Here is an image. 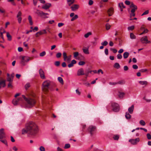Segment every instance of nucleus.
<instances>
[{
	"label": "nucleus",
	"instance_id": "nucleus-46",
	"mask_svg": "<svg viewBox=\"0 0 151 151\" xmlns=\"http://www.w3.org/2000/svg\"><path fill=\"white\" fill-rule=\"evenodd\" d=\"M134 28V25L132 26H131L129 27H128V29L129 30H133Z\"/></svg>",
	"mask_w": 151,
	"mask_h": 151
},
{
	"label": "nucleus",
	"instance_id": "nucleus-43",
	"mask_svg": "<svg viewBox=\"0 0 151 151\" xmlns=\"http://www.w3.org/2000/svg\"><path fill=\"white\" fill-rule=\"evenodd\" d=\"M108 42L106 41H105L104 42H102L101 43V44L102 45L104 46H106L107 45H108Z\"/></svg>",
	"mask_w": 151,
	"mask_h": 151
},
{
	"label": "nucleus",
	"instance_id": "nucleus-35",
	"mask_svg": "<svg viewBox=\"0 0 151 151\" xmlns=\"http://www.w3.org/2000/svg\"><path fill=\"white\" fill-rule=\"evenodd\" d=\"M26 62L25 61L23 60V59L22 58L20 63L22 66H24L25 65V63Z\"/></svg>",
	"mask_w": 151,
	"mask_h": 151
},
{
	"label": "nucleus",
	"instance_id": "nucleus-60",
	"mask_svg": "<svg viewBox=\"0 0 151 151\" xmlns=\"http://www.w3.org/2000/svg\"><path fill=\"white\" fill-rule=\"evenodd\" d=\"M117 84H123L124 83V81H122L117 82Z\"/></svg>",
	"mask_w": 151,
	"mask_h": 151
},
{
	"label": "nucleus",
	"instance_id": "nucleus-36",
	"mask_svg": "<svg viewBox=\"0 0 151 151\" xmlns=\"http://www.w3.org/2000/svg\"><path fill=\"white\" fill-rule=\"evenodd\" d=\"M125 95V93L123 92H119V96L120 98H122Z\"/></svg>",
	"mask_w": 151,
	"mask_h": 151
},
{
	"label": "nucleus",
	"instance_id": "nucleus-12",
	"mask_svg": "<svg viewBox=\"0 0 151 151\" xmlns=\"http://www.w3.org/2000/svg\"><path fill=\"white\" fill-rule=\"evenodd\" d=\"M39 73L40 77L42 79H45V76L44 72L42 69H40L39 70Z\"/></svg>",
	"mask_w": 151,
	"mask_h": 151
},
{
	"label": "nucleus",
	"instance_id": "nucleus-3",
	"mask_svg": "<svg viewBox=\"0 0 151 151\" xmlns=\"http://www.w3.org/2000/svg\"><path fill=\"white\" fill-rule=\"evenodd\" d=\"M22 96L27 102V104L26 106L28 108H31L35 104L36 101L34 99L30 98H27L24 95H23Z\"/></svg>",
	"mask_w": 151,
	"mask_h": 151
},
{
	"label": "nucleus",
	"instance_id": "nucleus-11",
	"mask_svg": "<svg viewBox=\"0 0 151 151\" xmlns=\"http://www.w3.org/2000/svg\"><path fill=\"white\" fill-rule=\"evenodd\" d=\"M79 7L78 5L75 4L72 5L70 7L71 10L73 11H76L77 10Z\"/></svg>",
	"mask_w": 151,
	"mask_h": 151
},
{
	"label": "nucleus",
	"instance_id": "nucleus-56",
	"mask_svg": "<svg viewBox=\"0 0 151 151\" xmlns=\"http://www.w3.org/2000/svg\"><path fill=\"white\" fill-rule=\"evenodd\" d=\"M147 137L148 139H151V135L149 133H148L147 134Z\"/></svg>",
	"mask_w": 151,
	"mask_h": 151
},
{
	"label": "nucleus",
	"instance_id": "nucleus-4",
	"mask_svg": "<svg viewBox=\"0 0 151 151\" xmlns=\"http://www.w3.org/2000/svg\"><path fill=\"white\" fill-rule=\"evenodd\" d=\"M50 84V81L46 80L42 84V89L44 91H47L48 90Z\"/></svg>",
	"mask_w": 151,
	"mask_h": 151
},
{
	"label": "nucleus",
	"instance_id": "nucleus-10",
	"mask_svg": "<svg viewBox=\"0 0 151 151\" xmlns=\"http://www.w3.org/2000/svg\"><path fill=\"white\" fill-rule=\"evenodd\" d=\"M4 129L1 128L0 129V139H1L6 137L5 134L4 132Z\"/></svg>",
	"mask_w": 151,
	"mask_h": 151
},
{
	"label": "nucleus",
	"instance_id": "nucleus-44",
	"mask_svg": "<svg viewBox=\"0 0 151 151\" xmlns=\"http://www.w3.org/2000/svg\"><path fill=\"white\" fill-rule=\"evenodd\" d=\"M106 29L108 30L110 29L111 26L108 23H107L106 24Z\"/></svg>",
	"mask_w": 151,
	"mask_h": 151
},
{
	"label": "nucleus",
	"instance_id": "nucleus-48",
	"mask_svg": "<svg viewBox=\"0 0 151 151\" xmlns=\"http://www.w3.org/2000/svg\"><path fill=\"white\" fill-rule=\"evenodd\" d=\"M148 32V30L147 29H145L144 30V31L142 32L140 34V35H142L144 34L147 33Z\"/></svg>",
	"mask_w": 151,
	"mask_h": 151
},
{
	"label": "nucleus",
	"instance_id": "nucleus-59",
	"mask_svg": "<svg viewBox=\"0 0 151 151\" xmlns=\"http://www.w3.org/2000/svg\"><path fill=\"white\" fill-rule=\"evenodd\" d=\"M149 13V11L148 10H146V11H145L142 14V16H143Z\"/></svg>",
	"mask_w": 151,
	"mask_h": 151
},
{
	"label": "nucleus",
	"instance_id": "nucleus-30",
	"mask_svg": "<svg viewBox=\"0 0 151 151\" xmlns=\"http://www.w3.org/2000/svg\"><path fill=\"white\" fill-rule=\"evenodd\" d=\"M114 67L117 69H119L120 68V66L119 63H116L114 64Z\"/></svg>",
	"mask_w": 151,
	"mask_h": 151
},
{
	"label": "nucleus",
	"instance_id": "nucleus-2",
	"mask_svg": "<svg viewBox=\"0 0 151 151\" xmlns=\"http://www.w3.org/2000/svg\"><path fill=\"white\" fill-rule=\"evenodd\" d=\"M125 3L126 4L128 5L131 4L130 6V8L128 9V10L129 12L130 9H131V13H130V17L135 16V14L134 12L137 9V6L134 5L132 2L131 3L129 1L127 0H126L125 1Z\"/></svg>",
	"mask_w": 151,
	"mask_h": 151
},
{
	"label": "nucleus",
	"instance_id": "nucleus-51",
	"mask_svg": "<svg viewBox=\"0 0 151 151\" xmlns=\"http://www.w3.org/2000/svg\"><path fill=\"white\" fill-rule=\"evenodd\" d=\"M147 70L146 69H142L140 70L139 71L141 73H144L147 72Z\"/></svg>",
	"mask_w": 151,
	"mask_h": 151
},
{
	"label": "nucleus",
	"instance_id": "nucleus-53",
	"mask_svg": "<svg viewBox=\"0 0 151 151\" xmlns=\"http://www.w3.org/2000/svg\"><path fill=\"white\" fill-rule=\"evenodd\" d=\"M30 86L29 83H27L25 86V88L26 89H27Z\"/></svg>",
	"mask_w": 151,
	"mask_h": 151
},
{
	"label": "nucleus",
	"instance_id": "nucleus-17",
	"mask_svg": "<svg viewBox=\"0 0 151 151\" xmlns=\"http://www.w3.org/2000/svg\"><path fill=\"white\" fill-rule=\"evenodd\" d=\"M134 109V105H132V106L128 108V111L129 113L130 114H132Z\"/></svg>",
	"mask_w": 151,
	"mask_h": 151
},
{
	"label": "nucleus",
	"instance_id": "nucleus-49",
	"mask_svg": "<svg viewBox=\"0 0 151 151\" xmlns=\"http://www.w3.org/2000/svg\"><path fill=\"white\" fill-rule=\"evenodd\" d=\"M46 54V52L45 51H43L40 54V56L41 57H43Z\"/></svg>",
	"mask_w": 151,
	"mask_h": 151
},
{
	"label": "nucleus",
	"instance_id": "nucleus-37",
	"mask_svg": "<svg viewBox=\"0 0 151 151\" xmlns=\"http://www.w3.org/2000/svg\"><path fill=\"white\" fill-rule=\"evenodd\" d=\"M6 36L9 40H11V36L8 32L6 33Z\"/></svg>",
	"mask_w": 151,
	"mask_h": 151
},
{
	"label": "nucleus",
	"instance_id": "nucleus-63",
	"mask_svg": "<svg viewBox=\"0 0 151 151\" xmlns=\"http://www.w3.org/2000/svg\"><path fill=\"white\" fill-rule=\"evenodd\" d=\"M18 18V22L19 23H20L21 22L22 20V18L20 17H17Z\"/></svg>",
	"mask_w": 151,
	"mask_h": 151
},
{
	"label": "nucleus",
	"instance_id": "nucleus-9",
	"mask_svg": "<svg viewBox=\"0 0 151 151\" xmlns=\"http://www.w3.org/2000/svg\"><path fill=\"white\" fill-rule=\"evenodd\" d=\"M140 40L142 43L147 44L150 42L148 40L147 37V36H145L142 37Z\"/></svg>",
	"mask_w": 151,
	"mask_h": 151
},
{
	"label": "nucleus",
	"instance_id": "nucleus-50",
	"mask_svg": "<svg viewBox=\"0 0 151 151\" xmlns=\"http://www.w3.org/2000/svg\"><path fill=\"white\" fill-rule=\"evenodd\" d=\"M85 64V63L84 61H81L78 63V65H83Z\"/></svg>",
	"mask_w": 151,
	"mask_h": 151
},
{
	"label": "nucleus",
	"instance_id": "nucleus-8",
	"mask_svg": "<svg viewBox=\"0 0 151 151\" xmlns=\"http://www.w3.org/2000/svg\"><path fill=\"white\" fill-rule=\"evenodd\" d=\"M22 100L23 99L22 97H19L17 99H14L12 101V103L14 105H17L19 101H22Z\"/></svg>",
	"mask_w": 151,
	"mask_h": 151
},
{
	"label": "nucleus",
	"instance_id": "nucleus-32",
	"mask_svg": "<svg viewBox=\"0 0 151 151\" xmlns=\"http://www.w3.org/2000/svg\"><path fill=\"white\" fill-rule=\"evenodd\" d=\"M36 13L38 15H39L40 16H41V14H43V12L42 11H40L38 10H37V12H36Z\"/></svg>",
	"mask_w": 151,
	"mask_h": 151
},
{
	"label": "nucleus",
	"instance_id": "nucleus-16",
	"mask_svg": "<svg viewBox=\"0 0 151 151\" xmlns=\"http://www.w3.org/2000/svg\"><path fill=\"white\" fill-rule=\"evenodd\" d=\"M6 81L5 80H1L0 81V85H1L2 87H4L6 86Z\"/></svg>",
	"mask_w": 151,
	"mask_h": 151
},
{
	"label": "nucleus",
	"instance_id": "nucleus-14",
	"mask_svg": "<svg viewBox=\"0 0 151 151\" xmlns=\"http://www.w3.org/2000/svg\"><path fill=\"white\" fill-rule=\"evenodd\" d=\"M51 6V4L49 3L43 5L42 6V8L44 9H48Z\"/></svg>",
	"mask_w": 151,
	"mask_h": 151
},
{
	"label": "nucleus",
	"instance_id": "nucleus-13",
	"mask_svg": "<svg viewBox=\"0 0 151 151\" xmlns=\"http://www.w3.org/2000/svg\"><path fill=\"white\" fill-rule=\"evenodd\" d=\"M84 70L83 68H81L78 69L77 72V75L80 76L84 75Z\"/></svg>",
	"mask_w": 151,
	"mask_h": 151
},
{
	"label": "nucleus",
	"instance_id": "nucleus-54",
	"mask_svg": "<svg viewBox=\"0 0 151 151\" xmlns=\"http://www.w3.org/2000/svg\"><path fill=\"white\" fill-rule=\"evenodd\" d=\"M60 65V62L59 61H56L55 63V65L57 66H59Z\"/></svg>",
	"mask_w": 151,
	"mask_h": 151
},
{
	"label": "nucleus",
	"instance_id": "nucleus-39",
	"mask_svg": "<svg viewBox=\"0 0 151 151\" xmlns=\"http://www.w3.org/2000/svg\"><path fill=\"white\" fill-rule=\"evenodd\" d=\"M119 138V136L118 135H114L113 137V138L116 140H118Z\"/></svg>",
	"mask_w": 151,
	"mask_h": 151
},
{
	"label": "nucleus",
	"instance_id": "nucleus-22",
	"mask_svg": "<svg viewBox=\"0 0 151 151\" xmlns=\"http://www.w3.org/2000/svg\"><path fill=\"white\" fill-rule=\"evenodd\" d=\"M43 14H42L41 15V16L40 17H42V18H46L48 17L46 15H48L49 14L48 13H45L43 12Z\"/></svg>",
	"mask_w": 151,
	"mask_h": 151
},
{
	"label": "nucleus",
	"instance_id": "nucleus-15",
	"mask_svg": "<svg viewBox=\"0 0 151 151\" xmlns=\"http://www.w3.org/2000/svg\"><path fill=\"white\" fill-rule=\"evenodd\" d=\"M107 12L109 16H111L114 13V9L112 7L108 9Z\"/></svg>",
	"mask_w": 151,
	"mask_h": 151
},
{
	"label": "nucleus",
	"instance_id": "nucleus-27",
	"mask_svg": "<svg viewBox=\"0 0 151 151\" xmlns=\"http://www.w3.org/2000/svg\"><path fill=\"white\" fill-rule=\"evenodd\" d=\"M83 50L84 53L86 54H89V52L88 51V49L87 48H83Z\"/></svg>",
	"mask_w": 151,
	"mask_h": 151
},
{
	"label": "nucleus",
	"instance_id": "nucleus-29",
	"mask_svg": "<svg viewBox=\"0 0 151 151\" xmlns=\"http://www.w3.org/2000/svg\"><path fill=\"white\" fill-rule=\"evenodd\" d=\"M129 53L128 52H125L123 54V57L124 58H127L129 55Z\"/></svg>",
	"mask_w": 151,
	"mask_h": 151
},
{
	"label": "nucleus",
	"instance_id": "nucleus-7",
	"mask_svg": "<svg viewBox=\"0 0 151 151\" xmlns=\"http://www.w3.org/2000/svg\"><path fill=\"white\" fill-rule=\"evenodd\" d=\"M96 129V127L94 126H90L88 129V131L90 132L91 135L93 134V132Z\"/></svg>",
	"mask_w": 151,
	"mask_h": 151
},
{
	"label": "nucleus",
	"instance_id": "nucleus-45",
	"mask_svg": "<svg viewBox=\"0 0 151 151\" xmlns=\"http://www.w3.org/2000/svg\"><path fill=\"white\" fill-rule=\"evenodd\" d=\"M0 141L2 142L3 143L5 144V145H6V146H7V141L5 139H4V140H1Z\"/></svg>",
	"mask_w": 151,
	"mask_h": 151
},
{
	"label": "nucleus",
	"instance_id": "nucleus-28",
	"mask_svg": "<svg viewBox=\"0 0 151 151\" xmlns=\"http://www.w3.org/2000/svg\"><path fill=\"white\" fill-rule=\"evenodd\" d=\"M71 55H70L68 56H67V57L66 58V60H64V61H66L68 63H69L70 60H71Z\"/></svg>",
	"mask_w": 151,
	"mask_h": 151
},
{
	"label": "nucleus",
	"instance_id": "nucleus-19",
	"mask_svg": "<svg viewBox=\"0 0 151 151\" xmlns=\"http://www.w3.org/2000/svg\"><path fill=\"white\" fill-rule=\"evenodd\" d=\"M7 81L9 82H12L13 81V79L12 78L10 77V75L9 74L7 73Z\"/></svg>",
	"mask_w": 151,
	"mask_h": 151
},
{
	"label": "nucleus",
	"instance_id": "nucleus-61",
	"mask_svg": "<svg viewBox=\"0 0 151 151\" xmlns=\"http://www.w3.org/2000/svg\"><path fill=\"white\" fill-rule=\"evenodd\" d=\"M117 58L118 59H121L122 58V56L120 54H118L117 55Z\"/></svg>",
	"mask_w": 151,
	"mask_h": 151
},
{
	"label": "nucleus",
	"instance_id": "nucleus-1",
	"mask_svg": "<svg viewBox=\"0 0 151 151\" xmlns=\"http://www.w3.org/2000/svg\"><path fill=\"white\" fill-rule=\"evenodd\" d=\"M38 132V129L36 124L33 122H30L26 125L25 128L22 129V134L27 133L32 136H35Z\"/></svg>",
	"mask_w": 151,
	"mask_h": 151
},
{
	"label": "nucleus",
	"instance_id": "nucleus-57",
	"mask_svg": "<svg viewBox=\"0 0 151 151\" xmlns=\"http://www.w3.org/2000/svg\"><path fill=\"white\" fill-rule=\"evenodd\" d=\"M40 151H45V148L43 146H40Z\"/></svg>",
	"mask_w": 151,
	"mask_h": 151
},
{
	"label": "nucleus",
	"instance_id": "nucleus-23",
	"mask_svg": "<svg viewBox=\"0 0 151 151\" xmlns=\"http://www.w3.org/2000/svg\"><path fill=\"white\" fill-rule=\"evenodd\" d=\"M125 116L126 118L127 119H130L131 118V115H130L128 112H126V113Z\"/></svg>",
	"mask_w": 151,
	"mask_h": 151
},
{
	"label": "nucleus",
	"instance_id": "nucleus-41",
	"mask_svg": "<svg viewBox=\"0 0 151 151\" xmlns=\"http://www.w3.org/2000/svg\"><path fill=\"white\" fill-rule=\"evenodd\" d=\"M70 146L69 144H66L65 145L64 148L65 149H68L69 148Z\"/></svg>",
	"mask_w": 151,
	"mask_h": 151
},
{
	"label": "nucleus",
	"instance_id": "nucleus-31",
	"mask_svg": "<svg viewBox=\"0 0 151 151\" xmlns=\"http://www.w3.org/2000/svg\"><path fill=\"white\" fill-rule=\"evenodd\" d=\"M58 81L62 84H63L64 83L63 81V78L60 77H59L58 78Z\"/></svg>",
	"mask_w": 151,
	"mask_h": 151
},
{
	"label": "nucleus",
	"instance_id": "nucleus-26",
	"mask_svg": "<svg viewBox=\"0 0 151 151\" xmlns=\"http://www.w3.org/2000/svg\"><path fill=\"white\" fill-rule=\"evenodd\" d=\"M139 83L141 85H146L147 84V82L146 81H139Z\"/></svg>",
	"mask_w": 151,
	"mask_h": 151
},
{
	"label": "nucleus",
	"instance_id": "nucleus-62",
	"mask_svg": "<svg viewBox=\"0 0 151 151\" xmlns=\"http://www.w3.org/2000/svg\"><path fill=\"white\" fill-rule=\"evenodd\" d=\"M132 68L135 69H137L138 68V67L136 65H132Z\"/></svg>",
	"mask_w": 151,
	"mask_h": 151
},
{
	"label": "nucleus",
	"instance_id": "nucleus-20",
	"mask_svg": "<svg viewBox=\"0 0 151 151\" xmlns=\"http://www.w3.org/2000/svg\"><path fill=\"white\" fill-rule=\"evenodd\" d=\"M47 33V32L46 31V30L45 29H43L38 32V33H39V35H41L44 34H46Z\"/></svg>",
	"mask_w": 151,
	"mask_h": 151
},
{
	"label": "nucleus",
	"instance_id": "nucleus-34",
	"mask_svg": "<svg viewBox=\"0 0 151 151\" xmlns=\"http://www.w3.org/2000/svg\"><path fill=\"white\" fill-rule=\"evenodd\" d=\"M78 18V16L77 15H74V16L71 19V21H74V20L77 19Z\"/></svg>",
	"mask_w": 151,
	"mask_h": 151
},
{
	"label": "nucleus",
	"instance_id": "nucleus-18",
	"mask_svg": "<svg viewBox=\"0 0 151 151\" xmlns=\"http://www.w3.org/2000/svg\"><path fill=\"white\" fill-rule=\"evenodd\" d=\"M119 6L121 9V11H122L123 8H125V6H124V4L122 2L120 3L119 4Z\"/></svg>",
	"mask_w": 151,
	"mask_h": 151
},
{
	"label": "nucleus",
	"instance_id": "nucleus-33",
	"mask_svg": "<svg viewBox=\"0 0 151 151\" xmlns=\"http://www.w3.org/2000/svg\"><path fill=\"white\" fill-rule=\"evenodd\" d=\"M92 35V33L91 32H88L86 34H85L84 35V37L85 38H87L90 35Z\"/></svg>",
	"mask_w": 151,
	"mask_h": 151
},
{
	"label": "nucleus",
	"instance_id": "nucleus-58",
	"mask_svg": "<svg viewBox=\"0 0 151 151\" xmlns=\"http://www.w3.org/2000/svg\"><path fill=\"white\" fill-rule=\"evenodd\" d=\"M22 12L20 11H19L18 12V14H17V17H20L22 15Z\"/></svg>",
	"mask_w": 151,
	"mask_h": 151
},
{
	"label": "nucleus",
	"instance_id": "nucleus-24",
	"mask_svg": "<svg viewBox=\"0 0 151 151\" xmlns=\"http://www.w3.org/2000/svg\"><path fill=\"white\" fill-rule=\"evenodd\" d=\"M67 1L68 5L70 6L74 3L75 0H67Z\"/></svg>",
	"mask_w": 151,
	"mask_h": 151
},
{
	"label": "nucleus",
	"instance_id": "nucleus-42",
	"mask_svg": "<svg viewBox=\"0 0 151 151\" xmlns=\"http://www.w3.org/2000/svg\"><path fill=\"white\" fill-rule=\"evenodd\" d=\"M78 55L79 53L78 52H75L73 53V56L75 58H76Z\"/></svg>",
	"mask_w": 151,
	"mask_h": 151
},
{
	"label": "nucleus",
	"instance_id": "nucleus-55",
	"mask_svg": "<svg viewBox=\"0 0 151 151\" xmlns=\"http://www.w3.org/2000/svg\"><path fill=\"white\" fill-rule=\"evenodd\" d=\"M110 50L112 51L114 53H115L117 52V50L111 48Z\"/></svg>",
	"mask_w": 151,
	"mask_h": 151
},
{
	"label": "nucleus",
	"instance_id": "nucleus-5",
	"mask_svg": "<svg viewBox=\"0 0 151 151\" xmlns=\"http://www.w3.org/2000/svg\"><path fill=\"white\" fill-rule=\"evenodd\" d=\"M111 106L113 108V110L115 112H118L119 110V106L118 104L115 103H112Z\"/></svg>",
	"mask_w": 151,
	"mask_h": 151
},
{
	"label": "nucleus",
	"instance_id": "nucleus-21",
	"mask_svg": "<svg viewBox=\"0 0 151 151\" xmlns=\"http://www.w3.org/2000/svg\"><path fill=\"white\" fill-rule=\"evenodd\" d=\"M23 60L25 61L26 62L29 61L30 58L29 57L27 56H23L22 57Z\"/></svg>",
	"mask_w": 151,
	"mask_h": 151
},
{
	"label": "nucleus",
	"instance_id": "nucleus-38",
	"mask_svg": "<svg viewBox=\"0 0 151 151\" xmlns=\"http://www.w3.org/2000/svg\"><path fill=\"white\" fill-rule=\"evenodd\" d=\"M139 124L142 126H145V123L143 120H141L139 122Z\"/></svg>",
	"mask_w": 151,
	"mask_h": 151
},
{
	"label": "nucleus",
	"instance_id": "nucleus-64",
	"mask_svg": "<svg viewBox=\"0 0 151 151\" xmlns=\"http://www.w3.org/2000/svg\"><path fill=\"white\" fill-rule=\"evenodd\" d=\"M93 4V1L92 0H90L88 2V4L90 5H92Z\"/></svg>",
	"mask_w": 151,
	"mask_h": 151
},
{
	"label": "nucleus",
	"instance_id": "nucleus-6",
	"mask_svg": "<svg viewBox=\"0 0 151 151\" xmlns=\"http://www.w3.org/2000/svg\"><path fill=\"white\" fill-rule=\"evenodd\" d=\"M140 141V139L139 138H137L135 139H130L129 141L133 145H136Z\"/></svg>",
	"mask_w": 151,
	"mask_h": 151
},
{
	"label": "nucleus",
	"instance_id": "nucleus-25",
	"mask_svg": "<svg viewBox=\"0 0 151 151\" xmlns=\"http://www.w3.org/2000/svg\"><path fill=\"white\" fill-rule=\"evenodd\" d=\"M28 19L30 25H33V23L32 21V18L30 15L28 17Z\"/></svg>",
	"mask_w": 151,
	"mask_h": 151
},
{
	"label": "nucleus",
	"instance_id": "nucleus-47",
	"mask_svg": "<svg viewBox=\"0 0 151 151\" xmlns=\"http://www.w3.org/2000/svg\"><path fill=\"white\" fill-rule=\"evenodd\" d=\"M63 56L64 60H66V58L67 57V54L65 52H64L63 53Z\"/></svg>",
	"mask_w": 151,
	"mask_h": 151
},
{
	"label": "nucleus",
	"instance_id": "nucleus-52",
	"mask_svg": "<svg viewBox=\"0 0 151 151\" xmlns=\"http://www.w3.org/2000/svg\"><path fill=\"white\" fill-rule=\"evenodd\" d=\"M62 54L60 52L58 53L56 55V57L57 58H59L61 57Z\"/></svg>",
	"mask_w": 151,
	"mask_h": 151
},
{
	"label": "nucleus",
	"instance_id": "nucleus-40",
	"mask_svg": "<svg viewBox=\"0 0 151 151\" xmlns=\"http://www.w3.org/2000/svg\"><path fill=\"white\" fill-rule=\"evenodd\" d=\"M130 37L132 39H134L136 38V37L133 33H131L130 34Z\"/></svg>",
	"mask_w": 151,
	"mask_h": 151
}]
</instances>
